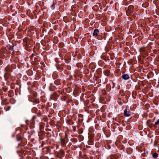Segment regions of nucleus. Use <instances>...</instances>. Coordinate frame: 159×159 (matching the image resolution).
Masks as SVG:
<instances>
[{
    "label": "nucleus",
    "mask_w": 159,
    "mask_h": 159,
    "mask_svg": "<svg viewBox=\"0 0 159 159\" xmlns=\"http://www.w3.org/2000/svg\"><path fill=\"white\" fill-rule=\"evenodd\" d=\"M124 115L126 117H129L130 116L131 112L128 109H125L124 112Z\"/></svg>",
    "instance_id": "nucleus-1"
},
{
    "label": "nucleus",
    "mask_w": 159,
    "mask_h": 159,
    "mask_svg": "<svg viewBox=\"0 0 159 159\" xmlns=\"http://www.w3.org/2000/svg\"><path fill=\"white\" fill-rule=\"evenodd\" d=\"M107 159H118L117 155L114 154L111 155L109 157H108Z\"/></svg>",
    "instance_id": "nucleus-2"
},
{
    "label": "nucleus",
    "mask_w": 159,
    "mask_h": 159,
    "mask_svg": "<svg viewBox=\"0 0 159 159\" xmlns=\"http://www.w3.org/2000/svg\"><path fill=\"white\" fill-rule=\"evenodd\" d=\"M121 77L123 79L125 80H127L129 78V75L127 74H125L122 75L121 76Z\"/></svg>",
    "instance_id": "nucleus-3"
},
{
    "label": "nucleus",
    "mask_w": 159,
    "mask_h": 159,
    "mask_svg": "<svg viewBox=\"0 0 159 159\" xmlns=\"http://www.w3.org/2000/svg\"><path fill=\"white\" fill-rule=\"evenodd\" d=\"M99 34V30L98 29H95L93 33V35L95 36H97Z\"/></svg>",
    "instance_id": "nucleus-4"
},
{
    "label": "nucleus",
    "mask_w": 159,
    "mask_h": 159,
    "mask_svg": "<svg viewBox=\"0 0 159 159\" xmlns=\"http://www.w3.org/2000/svg\"><path fill=\"white\" fill-rule=\"evenodd\" d=\"M61 143L62 146H64L66 145V142L64 139L61 138L60 139Z\"/></svg>",
    "instance_id": "nucleus-5"
},
{
    "label": "nucleus",
    "mask_w": 159,
    "mask_h": 159,
    "mask_svg": "<svg viewBox=\"0 0 159 159\" xmlns=\"http://www.w3.org/2000/svg\"><path fill=\"white\" fill-rule=\"evenodd\" d=\"M74 123V122L71 120H68V123L70 125H72Z\"/></svg>",
    "instance_id": "nucleus-6"
},
{
    "label": "nucleus",
    "mask_w": 159,
    "mask_h": 159,
    "mask_svg": "<svg viewBox=\"0 0 159 159\" xmlns=\"http://www.w3.org/2000/svg\"><path fill=\"white\" fill-rule=\"evenodd\" d=\"M152 157L154 158H157L158 157V154L156 152L152 154Z\"/></svg>",
    "instance_id": "nucleus-7"
},
{
    "label": "nucleus",
    "mask_w": 159,
    "mask_h": 159,
    "mask_svg": "<svg viewBox=\"0 0 159 159\" xmlns=\"http://www.w3.org/2000/svg\"><path fill=\"white\" fill-rule=\"evenodd\" d=\"M104 74L105 75H107L109 74V72L108 71L106 70L104 72Z\"/></svg>",
    "instance_id": "nucleus-8"
},
{
    "label": "nucleus",
    "mask_w": 159,
    "mask_h": 159,
    "mask_svg": "<svg viewBox=\"0 0 159 159\" xmlns=\"http://www.w3.org/2000/svg\"><path fill=\"white\" fill-rule=\"evenodd\" d=\"M14 46L13 45L11 46L10 47L9 49L10 50L13 51L14 49H13Z\"/></svg>",
    "instance_id": "nucleus-9"
},
{
    "label": "nucleus",
    "mask_w": 159,
    "mask_h": 159,
    "mask_svg": "<svg viewBox=\"0 0 159 159\" xmlns=\"http://www.w3.org/2000/svg\"><path fill=\"white\" fill-rule=\"evenodd\" d=\"M151 121L150 120H147V122H146V123H147V125L148 126H149V123H150V122Z\"/></svg>",
    "instance_id": "nucleus-10"
},
{
    "label": "nucleus",
    "mask_w": 159,
    "mask_h": 159,
    "mask_svg": "<svg viewBox=\"0 0 159 159\" xmlns=\"http://www.w3.org/2000/svg\"><path fill=\"white\" fill-rule=\"evenodd\" d=\"M56 3L55 2L53 3L52 5L51 6V7L52 9H54V7L55 5H56Z\"/></svg>",
    "instance_id": "nucleus-11"
},
{
    "label": "nucleus",
    "mask_w": 159,
    "mask_h": 159,
    "mask_svg": "<svg viewBox=\"0 0 159 159\" xmlns=\"http://www.w3.org/2000/svg\"><path fill=\"white\" fill-rule=\"evenodd\" d=\"M159 124V120H158L155 123V125H157Z\"/></svg>",
    "instance_id": "nucleus-12"
},
{
    "label": "nucleus",
    "mask_w": 159,
    "mask_h": 159,
    "mask_svg": "<svg viewBox=\"0 0 159 159\" xmlns=\"http://www.w3.org/2000/svg\"><path fill=\"white\" fill-rule=\"evenodd\" d=\"M21 139V138H19L17 139V140L18 141H20Z\"/></svg>",
    "instance_id": "nucleus-13"
},
{
    "label": "nucleus",
    "mask_w": 159,
    "mask_h": 159,
    "mask_svg": "<svg viewBox=\"0 0 159 159\" xmlns=\"http://www.w3.org/2000/svg\"><path fill=\"white\" fill-rule=\"evenodd\" d=\"M6 90H7V89H5L4 91H5Z\"/></svg>",
    "instance_id": "nucleus-14"
},
{
    "label": "nucleus",
    "mask_w": 159,
    "mask_h": 159,
    "mask_svg": "<svg viewBox=\"0 0 159 159\" xmlns=\"http://www.w3.org/2000/svg\"><path fill=\"white\" fill-rule=\"evenodd\" d=\"M6 90H7V89H5L4 91H5Z\"/></svg>",
    "instance_id": "nucleus-15"
},
{
    "label": "nucleus",
    "mask_w": 159,
    "mask_h": 159,
    "mask_svg": "<svg viewBox=\"0 0 159 159\" xmlns=\"http://www.w3.org/2000/svg\"><path fill=\"white\" fill-rule=\"evenodd\" d=\"M6 90H7V89H5L4 91H5Z\"/></svg>",
    "instance_id": "nucleus-16"
}]
</instances>
